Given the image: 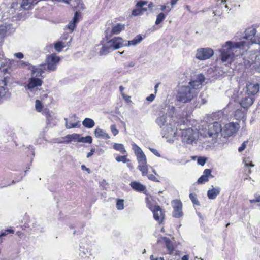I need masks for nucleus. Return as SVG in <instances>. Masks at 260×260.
I'll return each mask as SVG.
<instances>
[{
    "label": "nucleus",
    "mask_w": 260,
    "mask_h": 260,
    "mask_svg": "<svg viewBox=\"0 0 260 260\" xmlns=\"http://www.w3.org/2000/svg\"><path fill=\"white\" fill-rule=\"evenodd\" d=\"M115 159L118 162H123L124 163H126L129 161V160L127 158L126 155H123V156L119 155L116 157Z\"/></svg>",
    "instance_id": "obj_39"
},
{
    "label": "nucleus",
    "mask_w": 260,
    "mask_h": 260,
    "mask_svg": "<svg viewBox=\"0 0 260 260\" xmlns=\"http://www.w3.org/2000/svg\"><path fill=\"white\" fill-rule=\"evenodd\" d=\"M214 54L213 49L210 48H201L196 51L195 57L199 60H205L209 59Z\"/></svg>",
    "instance_id": "obj_9"
},
{
    "label": "nucleus",
    "mask_w": 260,
    "mask_h": 260,
    "mask_svg": "<svg viewBox=\"0 0 260 260\" xmlns=\"http://www.w3.org/2000/svg\"><path fill=\"white\" fill-rule=\"evenodd\" d=\"M165 17L166 16L163 13H159L157 16L155 24L156 25L159 24L165 19Z\"/></svg>",
    "instance_id": "obj_37"
},
{
    "label": "nucleus",
    "mask_w": 260,
    "mask_h": 260,
    "mask_svg": "<svg viewBox=\"0 0 260 260\" xmlns=\"http://www.w3.org/2000/svg\"><path fill=\"white\" fill-rule=\"evenodd\" d=\"M256 30L250 27L245 30V40L240 42L227 41L220 49L222 62L230 63L236 57L243 60L246 68L260 72V52L257 51H247L251 44H257L260 50V35L255 36Z\"/></svg>",
    "instance_id": "obj_1"
},
{
    "label": "nucleus",
    "mask_w": 260,
    "mask_h": 260,
    "mask_svg": "<svg viewBox=\"0 0 260 260\" xmlns=\"http://www.w3.org/2000/svg\"><path fill=\"white\" fill-rule=\"evenodd\" d=\"M81 18V15L78 11H76L74 17L66 26V27L72 32L76 27V24L79 22Z\"/></svg>",
    "instance_id": "obj_16"
},
{
    "label": "nucleus",
    "mask_w": 260,
    "mask_h": 260,
    "mask_svg": "<svg viewBox=\"0 0 260 260\" xmlns=\"http://www.w3.org/2000/svg\"><path fill=\"white\" fill-rule=\"evenodd\" d=\"M71 6L76 10V11H78L80 14L81 13L80 11L85 8L84 5L82 0H73Z\"/></svg>",
    "instance_id": "obj_22"
},
{
    "label": "nucleus",
    "mask_w": 260,
    "mask_h": 260,
    "mask_svg": "<svg viewBox=\"0 0 260 260\" xmlns=\"http://www.w3.org/2000/svg\"><path fill=\"white\" fill-rule=\"evenodd\" d=\"M46 118L48 124H49L50 126H53L57 123L56 117L52 112H48L46 113Z\"/></svg>",
    "instance_id": "obj_24"
},
{
    "label": "nucleus",
    "mask_w": 260,
    "mask_h": 260,
    "mask_svg": "<svg viewBox=\"0 0 260 260\" xmlns=\"http://www.w3.org/2000/svg\"><path fill=\"white\" fill-rule=\"evenodd\" d=\"M220 192V188L219 187H216L209 189L207 192V196L209 199H215L216 197L219 194Z\"/></svg>",
    "instance_id": "obj_20"
},
{
    "label": "nucleus",
    "mask_w": 260,
    "mask_h": 260,
    "mask_svg": "<svg viewBox=\"0 0 260 260\" xmlns=\"http://www.w3.org/2000/svg\"><path fill=\"white\" fill-rule=\"evenodd\" d=\"M94 135L96 138H102L105 139H108L110 138V136L108 134H107L104 130L97 127L94 131Z\"/></svg>",
    "instance_id": "obj_25"
},
{
    "label": "nucleus",
    "mask_w": 260,
    "mask_h": 260,
    "mask_svg": "<svg viewBox=\"0 0 260 260\" xmlns=\"http://www.w3.org/2000/svg\"><path fill=\"white\" fill-rule=\"evenodd\" d=\"M235 117L237 120L241 119L242 120V122L244 124H245V121L246 120V114L241 110L238 109L235 111Z\"/></svg>",
    "instance_id": "obj_28"
},
{
    "label": "nucleus",
    "mask_w": 260,
    "mask_h": 260,
    "mask_svg": "<svg viewBox=\"0 0 260 260\" xmlns=\"http://www.w3.org/2000/svg\"><path fill=\"white\" fill-rule=\"evenodd\" d=\"M240 128L239 124L237 122H229L222 128V136L230 137L236 134Z\"/></svg>",
    "instance_id": "obj_10"
},
{
    "label": "nucleus",
    "mask_w": 260,
    "mask_h": 260,
    "mask_svg": "<svg viewBox=\"0 0 260 260\" xmlns=\"http://www.w3.org/2000/svg\"><path fill=\"white\" fill-rule=\"evenodd\" d=\"M173 208V216L175 218H179L182 216V204L178 200H175L172 202Z\"/></svg>",
    "instance_id": "obj_14"
},
{
    "label": "nucleus",
    "mask_w": 260,
    "mask_h": 260,
    "mask_svg": "<svg viewBox=\"0 0 260 260\" xmlns=\"http://www.w3.org/2000/svg\"><path fill=\"white\" fill-rule=\"evenodd\" d=\"M138 169L141 172L143 176H146L148 173V167L147 163L143 165H139Z\"/></svg>",
    "instance_id": "obj_33"
},
{
    "label": "nucleus",
    "mask_w": 260,
    "mask_h": 260,
    "mask_svg": "<svg viewBox=\"0 0 260 260\" xmlns=\"http://www.w3.org/2000/svg\"><path fill=\"white\" fill-rule=\"evenodd\" d=\"M81 169L82 170L87 171L88 173H89V169L86 168V167L85 165H82Z\"/></svg>",
    "instance_id": "obj_59"
},
{
    "label": "nucleus",
    "mask_w": 260,
    "mask_h": 260,
    "mask_svg": "<svg viewBox=\"0 0 260 260\" xmlns=\"http://www.w3.org/2000/svg\"><path fill=\"white\" fill-rule=\"evenodd\" d=\"M241 86L242 87V86ZM243 87L245 88V92H246V93L252 96L258 92L259 89L258 84L250 82L247 83L246 86H243Z\"/></svg>",
    "instance_id": "obj_15"
},
{
    "label": "nucleus",
    "mask_w": 260,
    "mask_h": 260,
    "mask_svg": "<svg viewBox=\"0 0 260 260\" xmlns=\"http://www.w3.org/2000/svg\"><path fill=\"white\" fill-rule=\"evenodd\" d=\"M38 0H23L21 7L24 9H28L31 8V5H33L35 1Z\"/></svg>",
    "instance_id": "obj_31"
},
{
    "label": "nucleus",
    "mask_w": 260,
    "mask_h": 260,
    "mask_svg": "<svg viewBox=\"0 0 260 260\" xmlns=\"http://www.w3.org/2000/svg\"><path fill=\"white\" fill-rule=\"evenodd\" d=\"M161 239L165 243L168 253L173 254L174 253L175 249L170 240L167 237H162Z\"/></svg>",
    "instance_id": "obj_21"
},
{
    "label": "nucleus",
    "mask_w": 260,
    "mask_h": 260,
    "mask_svg": "<svg viewBox=\"0 0 260 260\" xmlns=\"http://www.w3.org/2000/svg\"><path fill=\"white\" fill-rule=\"evenodd\" d=\"M132 146L139 165L146 164V157L141 148L135 143H133Z\"/></svg>",
    "instance_id": "obj_12"
},
{
    "label": "nucleus",
    "mask_w": 260,
    "mask_h": 260,
    "mask_svg": "<svg viewBox=\"0 0 260 260\" xmlns=\"http://www.w3.org/2000/svg\"><path fill=\"white\" fill-rule=\"evenodd\" d=\"M14 232V230L11 229H8L7 230H5L4 231H2L1 233L0 234V244L2 243L3 240L1 239L2 237L6 236L8 233H12L13 234Z\"/></svg>",
    "instance_id": "obj_38"
},
{
    "label": "nucleus",
    "mask_w": 260,
    "mask_h": 260,
    "mask_svg": "<svg viewBox=\"0 0 260 260\" xmlns=\"http://www.w3.org/2000/svg\"><path fill=\"white\" fill-rule=\"evenodd\" d=\"M110 130L114 136L117 135L119 133V131L117 129L116 125L114 124L111 125Z\"/></svg>",
    "instance_id": "obj_44"
},
{
    "label": "nucleus",
    "mask_w": 260,
    "mask_h": 260,
    "mask_svg": "<svg viewBox=\"0 0 260 260\" xmlns=\"http://www.w3.org/2000/svg\"><path fill=\"white\" fill-rule=\"evenodd\" d=\"M204 80V75L199 74L196 79L190 81L187 85L180 87L177 95L178 101L183 103L191 101L197 95L199 90L201 88Z\"/></svg>",
    "instance_id": "obj_2"
},
{
    "label": "nucleus",
    "mask_w": 260,
    "mask_h": 260,
    "mask_svg": "<svg viewBox=\"0 0 260 260\" xmlns=\"http://www.w3.org/2000/svg\"><path fill=\"white\" fill-rule=\"evenodd\" d=\"M246 93L245 92V88L240 85L236 93L234 94V95L237 98L236 100L244 108H249L254 102L253 96Z\"/></svg>",
    "instance_id": "obj_7"
},
{
    "label": "nucleus",
    "mask_w": 260,
    "mask_h": 260,
    "mask_svg": "<svg viewBox=\"0 0 260 260\" xmlns=\"http://www.w3.org/2000/svg\"><path fill=\"white\" fill-rule=\"evenodd\" d=\"M124 89V88L122 86H120L119 87V90H120V91L122 95V93H124L123 92Z\"/></svg>",
    "instance_id": "obj_63"
},
{
    "label": "nucleus",
    "mask_w": 260,
    "mask_h": 260,
    "mask_svg": "<svg viewBox=\"0 0 260 260\" xmlns=\"http://www.w3.org/2000/svg\"><path fill=\"white\" fill-rule=\"evenodd\" d=\"M248 143V141H245L243 142L241 146L238 148V151L239 152H241L243 151L246 148L247 144Z\"/></svg>",
    "instance_id": "obj_45"
},
{
    "label": "nucleus",
    "mask_w": 260,
    "mask_h": 260,
    "mask_svg": "<svg viewBox=\"0 0 260 260\" xmlns=\"http://www.w3.org/2000/svg\"><path fill=\"white\" fill-rule=\"evenodd\" d=\"M179 0H171V4L172 6V8L173 7V6L176 5L177 4V3L178 2Z\"/></svg>",
    "instance_id": "obj_57"
},
{
    "label": "nucleus",
    "mask_w": 260,
    "mask_h": 260,
    "mask_svg": "<svg viewBox=\"0 0 260 260\" xmlns=\"http://www.w3.org/2000/svg\"><path fill=\"white\" fill-rule=\"evenodd\" d=\"M147 9L141 8V9H135L133 10L132 14L134 16H137L142 15L144 11H146Z\"/></svg>",
    "instance_id": "obj_35"
},
{
    "label": "nucleus",
    "mask_w": 260,
    "mask_h": 260,
    "mask_svg": "<svg viewBox=\"0 0 260 260\" xmlns=\"http://www.w3.org/2000/svg\"><path fill=\"white\" fill-rule=\"evenodd\" d=\"M159 83H157L155 87H154V89H155V94H156L157 92V90H158V88L159 87Z\"/></svg>",
    "instance_id": "obj_60"
},
{
    "label": "nucleus",
    "mask_w": 260,
    "mask_h": 260,
    "mask_svg": "<svg viewBox=\"0 0 260 260\" xmlns=\"http://www.w3.org/2000/svg\"><path fill=\"white\" fill-rule=\"evenodd\" d=\"M200 135L204 138H211L214 142L217 141L222 136V127L221 124L217 122L207 126V128L200 129Z\"/></svg>",
    "instance_id": "obj_6"
},
{
    "label": "nucleus",
    "mask_w": 260,
    "mask_h": 260,
    "mask_svg": "<svg viewBox=\"0 0 260 260\" xmlns=\"http://www.w3.org/2000/svg\"><path fill=\"white\" fill-rule=\"evenodd\" d=\"M65 127L67 129H70L79 126L80 121L77 119L75 115H72L69 119L64 118Z\"/></svg>",
    "instance_id": "obj_17"
},
{
    "label": "nucleus",
    "mask_w": 260,
    "mask_h": 260,
    "mask_svg": "<svg viewBox=\"0 0 260 260\" xmlns=\"http://www.w3.org/2000/svg\"><path fill=\"white\" fill-rule=\"evenodd\" d=\"M113 148L123 154H124L126 152L124 145L122 144L115 143L113 145Z\"/></svg>",
    "instance_id": "obj_32"
},
{
    "label": "nucleus",
    "mask_w": 260,
    "mask_h": 260,
    "mask_svg": "<svg viewBox=\"0 0 260 260\" xmlns=\"http://www.w3.org/2000/svg\"><path fill=\"white\" fill-rule=\"evenodd\" d=\"M189 198L191 200L193 204L199 205V202L198 200L196 195L194 193H190L189 194Z\"/></svg>",
    "instance_id": "obj_41"
},
{
    "label": "nucleus",
    "mask_w": 260,
    "mask_h": 260,
    "mask_svg": "<svg viewBox=\"0 0 260 260\" xmlns=\"http://www.w3.org/2000/svg\"><path fill=\"white\" fill-rule=\"evenodd\" d=\"M147 2L146 1H139L136 4V7H142L144 5H147Z\"/></svg>",
    "instance_id": "obj_49"
},
{
    "label": "nucleus",
    "mask_w": 260,
    "mask_h": 260,
    "mask_svg": "<svg viewBox=\"0 0 260 260\" xmlns=\"http://www.w3.org/2000/svg\"><path fill=\"white\" fill-rule=\"evenodd\" d=\"M80 135L78 134H72L67 135L65 137L66 141L67 142H70L71 141L78 142H79Z\"/></svg>",
    "instance_id": "obj_29"
},
{
    "label": "nucleus",
    "mask_w": 260,
    "mask_h": 260,
    "mask_svg": "<svg viewBox=\"0 0 260 260\" xmlns=\"http://www.w3.org/2000/svg\"><path fill=\"white\" fill-rule=\"evenodd\" d=\"M83 125L88 128H92L94 125L95 122L91 118H86L82 122Z\"/></svg>",
    "instance_id": "obj_30"
},
{
    "label": "nucleus",
    "mask_w": 260,
    "mask_h": 260,
    "mask_svg": "<svg viewBox=\"0 0 260 260\" xmlns=\"http://www.w3.org/2000/svg\"><path fill=\"white\" fill-rule=\"evenodd\" d=\"M129 185L134 190L138 192L143 191L146 189V187L139 182L133 181Z\"/></svg>",
    "instance_id": "obj_23"
},
{
    "label": "nucleus",
    "mask_w": 260,
    "mask_h": 260,
    "mask_svg": "<svg viewBox=\"0 0 260 260\" xmlns=\"http://www.w3.org/2000/svg\"><path fill=\"white\" fill-rule=\"evenodd\" d=\"M184 121L182 123H177L178 130L181 131V140L182 143L187 144H193L196 143L200 135V130L197 128H185L183 127L184 126Z\"/></svg>",
    "instance_id": "obj_5"
},
{
    "label": "nucleus",
    "mask_w": 260,
    "mask_h": 260,
    "mask_svg": "<svg viewBox=\"0 0 260 260\" xmlns=\"http://www.w3.org/2000/svg\"><path fill=\"white\" fill-rule=\"evenodd\" d=\"M124 41L120 37H115L105 43L100 51L101 55H106L115 50L124 46Z\"/></svg>",
    "instance_id": "obj_8"
},
{
    "label": "nucleus",
    "mask_w": 260,
    "mask_h": 260,
    "mask_svg": "<svg viewBox=\"0 0 260 260\" xmlns=\"http://www.w3.org/2000/svg\"><path fill=\"white\" fill-rule=\"evenodd\" d=\"M148 178L154 182H158L159 181L157 180L156 177L153 174H148L147 175Z\"/></svg>",
    "instance_id": "obj_48"
},
{
    "label": "nucleus",
    "mask_w": 260,
    "mask_h": 260,
    "mask_svg": "<svg viewBox=\"0 0 260 260\" xmlns=\"http://www.w3.org/2000/svg\"><path fill=\"white\" fill-rule=\"evenodd\" d=\"M154 99H155V95L153 94H151L149 96L146 98V100L151 102L154 100Z\"/></svg>",
    "instance_id": "obj_52"
},
{
    "label": "nucleus",
    "mask_w": 260,
    "mask_h": 260,
    "mask_svg": "<svg viewBox=\"0 0 260 260\" xmlns=\"http://www.w3.org/2000/svg\"><path fill=\"white\" fill-rule=\"evenodd\" d=\"M181 259L182 260H189V256H188V255H184L182 257Z\"/></svg>",
    "instance_id": "obj_61"
},
{
    "label": "nucleus",
    "mask_w": 260,
    "mask_h": 260,
    "mask_svg": "<svg viewBox=\"0 0 260 260\" xmlns=\"http://www.w3.org/2000/svg\"><path fill=\"white\" fill-rule=\"evenodd\" d=\"M14 56L19 59H22L24 57V55L21 52L15 53L14 54Z\"/></svg>",
    "instance_id": "obj_50"
},
{
    "label": "nucleus",
    "mask_w": 260,
    "mask_h": 260,
    "mask_svg": "<svg viewBox=\"0 0 260 260\" xmlns=\"http://www.w3.org/2000/svg\"><path fill=\"white\" fill-rule=\"evenodd\" d=\"M116 208L118 210H122L124 209V200L122 199H118L116 202Z\"/></svg>",
    "instance_id": "obj_40"
},
{
    "label": "nucleus",
    "mask_w": 260,
    "mask_h": 260,
    "mask_svg": "<svg viewBox=\"0 0 260 260\" xmlns=\"http://www.w3.org/2000/svg\"><path fill=\"white\" fill-rule=\"evenodd\" d=\"M6 31L4 29H0V38H2L4 35Z\"/></svg>",
    "instance_id": "obj_58"
},
{
    "label": "nucleus",
    "mask_w": 260,
    "mask_h": 260,
    "mask_svg": "<svg viewBox=\"0 0 260 260\" xmlns=\"http://www.w3.org/2000/svg\"><path fill=\"white\" fill-rule=\"evenodd\" d=\"M66 46L64 42L59 41L55 43L54 48L57 52H60Z\"/></svg>",
    "instance_id": "obj_34"
},
{
    "label": "nucleus",
    "mask_w": 260,
    "mask_h": 260,
    "mask_svg": "<svg viewBox=\"0 0 260 260\" xmlns=\"http://www.w3.org/2000/svg\"><path fill=\"white\" fill-rule=\"evenodd\" d=\"M147 206L153 212L154 219L161 223L164 218V214L160 207L158 205L152 206L148 204Z\"/></svg>",
    "instance_id": "obj_13"
},
{
    "label": "nucleus",
    "mask_w": 260,
    "mask_h": 260,
    "mask_svg": "<svg viewBox=\"0 0 260 260\" xmlns=\"http://www.w3.org/2000/svg\"><path fill=\"white\" fill-rule=\"evenodd\" d=\"M16 235L20 238H22L24 237L23 233L19 231L16 232Z\"/></svg>",
    "instance_id": "obj_56"
},
{
    "label": "nucleus",
    "mask_w": 260,
    "mask_h": 260,
    "mask_svg": "<svg viewBox=\"0 0 260 260\" xmlns=\"http://www.w3.org/2000/svg\"><path fill=\"white\" fill-rule=\"evenodd\" d=\"M209 177H212L211 175V171L210 169H205L203 173V175L198 179V183L199 184H202L209 180Z\"/></svg>",
    "instance_id": "obj_19"
},
{
    "label": "nucleus",
    "mask_w": 260,
    "mask_h": 260,
    "mask_svg": "<svg viewBox=\"0 0 260 260\" xmlns=\"http://www.w3.org/2000/svg\"><path fill=\"white\" fill-rule=\"evenodd\" d=\"M254 199L249 200V202L251 204H253L255 203H259L260 202V195L257 193H255L254 195Z\"/></svg>",
    "instance_id": "obj_42"
},
{
    "label": "nucleus",
    "mask_w": 260,
    "mask_h": 260,
    "mask_svg": "<svg viewBox=\"0 0 260 260\" xmlns=\"http://www.w3.org/2000/svg\"><path fill=\"white\" fill-rule=\"evenodd\" d=\"M125 29V25L118 23L114 25L112 27L111 32L113 35H117Z\"/></svg>",
    "instance_id": "obj_26"
},
{
    "label": "nucleus",
    "mask_w": 260,
    "mask_h": 260,
    "mask_svg": "<svg viewBox=\"0 0 260 260\" xmlns=\"http://www.w3.org/2000/svg\"><path fill=\"white\" fill-rule=\"evenodd\" d=\"M18 66L19 67H24L28 65V63L26 61L20 60L17 62Z\"/></svg>",
    "instance_id": "obj_46"
},
{
    "label": "nucleus",
    "mask_w": 260,
    "mask_h": 260,
    "mask_svg": "<svg viewBox=\"0 0 260 260\" xmlns=\"http://www.w3.org/2000/svg\"><path fill=\"white\" fill-rule=\"evenodd\" d=\"M94 152H95V149H91L89 153H87L86 157L87 158L90 157V156H91L94 154Z\"/></svg>",
    "instance_id": "obj_54"
},
{
    "label": "nucleus",
    "mask_w": 260,
    "mask_h": 260,
    "mask_svg": "<svg viewBox=\"0 0 260 260\" xmlns=\"http://www.w3.org/2000/svg\"><path fill=\"white\" fill-rule=\"evenodd\" d=\"M60 61V58L55 54L48 55L46 58L47 70L49 71H54L57 68V66Z\"/></svg>",
    "instance_id": "obj_11"
},
{
    "label": "nucleus",
    "mask_w": 260,
    "mask_h": 260,
    "mask_svg": "<svg viewBox=\"0 0 260 260\" xmlns=\"http://www.w3.org/2000/svg\"><path fill=\"white\" fill-rule=\"evenodd\" d=\"M206 161V159L203 157H200L198 159V163L199 165L204 166Z\"/></svg>",
    "instance_id": "obj_47"
},
{
    "label": "nucleus",
    "mask_w": 260,
    "mask_h": 260,
    "mask_svg": "<svg viewBox=\"0 0 260 260\" xmlns=\"http://www.w3.org/2000/svg\"><path fill=\"white\" fill-rule=\"evenodd\" d=\"M172 9V8H170L169 6H167V8L166 9V10L167 11V12H169L170 11H171Z\"/></svg>",
    "instance_id": "obj_64"
},
{
    "label": "nucleus",
    "mask_w": 260,
    "mask_h": 260,
    "mask_svg": "<svg viewBox=\"0 0 260 260\" xmlns=\"http://www.w3.org/2000/svg\"><path fill=\"white\" fill-rule=\"evenodd\" d=\"M142 40V37L140 35H137L132 40L128 41L126 44H124V46H135L140 43Z\"/></svg>",
    "instance_id": "obj_27"
},
{
    "label": "nucleus",
    "mask_w": 260,
    "mask_h": 260,
    "mask_svg": "<svg viewBox=\"0 0 260 260\" xmlns=\"http://www.w3.org/2000/svg\"><path fill=\"white\" fill-rule=\"evenodd\" d=\"M160 8V9L162 11H164L166 10V9L167 8V6L165 5H161Z\"/></svg>",
    "instance_id": "obj_62"
},
{
    "label": "nucleus",
    "mask_w": 260,
    "mask_h": 260,
    "mask_svg": "<svg viewBox=\"0 0 260 260\" xmlns=\"http://www.w3.org/2000/svg\"><path fill=\"white\" fill-rule=\"evenodd\" d=\"M244 166L245 167L244 169V172L245 174H247V177L244 179V180L251 179V177L249 176V175L251 173V171L250 169V168L253 167L254 165L252 164V161L250 160L249 158H245L243 160Z\"/></svg>",
    "instance_id": "obj_18"
},
{
    "label": "nucleus",
    "mask_w": 260,
    "mask_h": 260,
    "mask_svg": "<svg viewBox=\"0 0 260 260\" xmlns=\"http://www.w3.org/2000/svg\"><path fill=\"white\" fill-rule=\"evenodd\" d=\"M92 139L91 136H88L85 137H81L80 136L79 142L85 143H91Z\"/></svg>",
    "instance_id": "obj_36"
},
{
    "label": "nucleus",
    "mask_w": 260,
    "mask_h": 260,
    "mask_svg": "<svg viewBox=\"0 0 260 260\" xmlns=\"http://www.w3.org/2000/svg\"><path fill=\"white\" fill-rule=\"evenodd\" d=\"M150 259L151 260H164V258H162V257H156L154 258L153 255H151Z\"/></svg>",
    "instance_id": "obj_55"
},
{
    "label": "nucleus",
    "mask_w": 260,
    "mask_h": 260,
    "mask_svg": "<svg viewBox=\"0 0 260 260\" xmlns=\"http://www.w3.org/2000/svg\"><path fill=\"white\" fill-rule=\"evenodd\" d=\"M29 69L31 71V76L28 80L27 84L25 85V89L30 96L38 94L40 91V87L43 83L42 75L45 70V66H31Z\"/></svg>",
    "instance_id": "obj_3"
},
{
    "label": "nucleus",
    "mask_w": 260,
    "mask_h": 260,
    "mask_svg": "<svg viewBox=\"0 0 260 260\" xmlns=\"http://www.w3.org/2000/svg\"><path fill=\"white\" fill-rule=\"evenodd\" d=\"M156 122L162 128L161 134L164 137L168 139V141L173 142V138L177 137V123H174L172 116L163 114L156 118Z\"/></svg>",
    "instance_id": "obj_4"
},
{
    "label": "nucleus",
    "mask_w": 260,
    "mask_h": 260,
    "mask_svg": "<svg viewBox=\"0 0 260 260\" xmlns=\"http://www.w3.org/2000/svg\"><path fill=\"white\" fill-rule=\"evenodd\" d=\"M35 107H36V110L38 112H41L43 108V106H42L41 102L38 100L36 101Z\"/></svg>",
    "instance_id": "obj_43"
},
{
    "label": "nucleus",
    "mask_w": 260,
    "mask_h": 260,
    "mask_svg": "<svg viewBox=\"0 0 260 260\" xmlns=\"http://www.w3.org/2000/svg\"><path fill=\"white\" fill-rule=\"evenodd\" d=\"M122 98L125 100L127 102H131V96L125 95L124 93H122Z\"/></svg>",
    "instance_id": "obj_53"
},
{
    "label": "nucleus",
    "mask_w": 260,
    "mask_h": 260,
    "mask_svg": "<svg viewBox=\"0 0 260 260\" xmlns=\"http://www.w3.org/2000/svg\"><path fill=\"white\" fill-rule=\"evenodd\" d=\"M149 149L155 155L157 156V157H161L160 154L156 149L151 148H150Z\"/></svg>",
    "instance_id": "obj_51"
}]
</instances>
